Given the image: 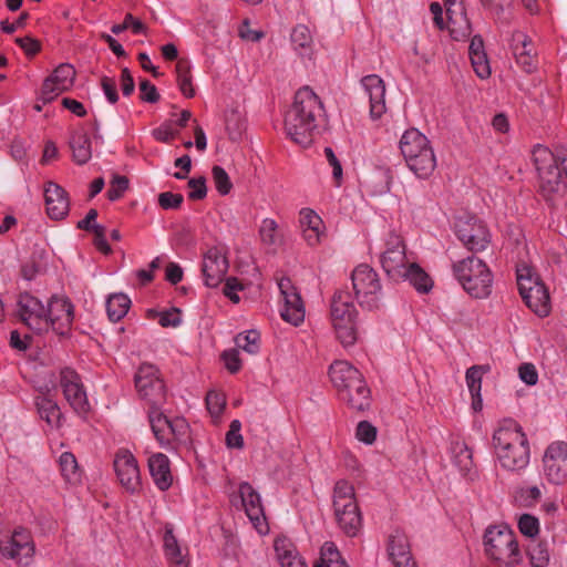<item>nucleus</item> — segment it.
Here are the masks:
<instances>
[{
  "mask_svg": "<svg viewBox=\"0 0 567 567\" xmlns=\"http://www.w3.org/2000/svg\"><path fill=\"white\" fill-rule=\"evenodd\" d=\"M322 115V103L317 94L309 86L299 89L295 94L292 105L285 115L287 135L301 146L309 145Z\"/></svg>",
  "mask_w": 567,
  "mask_h": 567,
  "instance_id": "obj_1",
  "label": "nucleus"
},
{
  "mask_svg": "<svg viewBox=\"0 0 567 567\" xmlns=\"http://www.w3.org/2000/svg\"><path fill=\"white\" fill-rule=\"evenodd\" d=\"M493 446L499 465L507 471H520L529 463L528 439L513 419L498 424L493 434Z\"/></svg>",
  "mask_w": 567,
  "mask_h": 567,
  "instance_id": "obj_2",
  "label": "nucleus"
},
{
  "mask_svg": "<svg viewBox=\"0 0 567 567\" xmlns=\"http://www.w3.org/2000/svg\"><path fill=\"white\" fill-rule=\"evenodd\" d=\"M329 375L340 400L351 409L364 411L370 406V390L357 368L348 361L338 360L330 365Z\"/></svg>",
  "mask_w": 567,
  "mask_h": 567,
  "instance_id": "obj_3",
  "label": "nucleus"
},
{
  "mask_svg": "<svg viewBox=\"0 0 567 567\" xmlns=\"http://www.w3.org/2000/svg\"><path fill=\"white\" fill-rule=\"evenodd\" d=\"M533 162L539 177L542 194L549 198L567 187V155L554 154L545 146L533 150Z\"/></svg>",
  "mask_w": 567,
  "mask_h": 567,
  "instance_id": "obj_4",
  "label": "nucleus"
},
{
  "mask_svg": "<svg viewBox=\"0 0 567 567\" xmlns=\"http://www.w3.org/2000/svg\"><path fill=\"white\" fill-rule=\"evenodd\" d=\"M400 151L408 167L420 178H427L436 166V158L427 137L416 128L406 130L400 140Z\"/></svg>",
  "mask_w": 567,
  "mask_h": 567,
  "instance_id": "obj_5",
  "label": "nucleus"
},
{
  "mask_svg": "<svg viewBox=\"0 0 567 567\" xmlns=\"http://www.w3.org/2000/svg\"><path fill=\"white\" fill-rule=\"evenodd\" d=\"M330 318L338 340L343 347L354 344L357 340L358 310L349 291H336L330 307Z\"/></svg>",
  "mask_w": 567,
  "mask_h": 567,
  "instance_id": "obj_6",
  "label": "nucleus"
},
{
  "mask_svg": "<svg viewBox=\"0 0 567 567\" xmlns=\"http://www.w3.org/2000/svg\"><path fill=\"white\" fill-rule=\"evenodd\" d=\"M453 272L464 290L474 298H485L491 293L492 274L485 262L474 256L453 265Z\"/></svg>",
  "mask_w": 567,
  "mask_h": 567,
  "instance_id": "obj_7",
  "label": "nucleus"
},
{
  "mask_svg": "<svg viewBox=\"0 0 567 567\" xmlns=\"http://www.w3.org/2000/svg\"><path fill=\"white\" fill-rule=\"evenodd\" d=\"M333 509L339 527L350 537L362 526L361 514L355 501L354 488L346 481H339L333 489Z\"/></svg>",
  "mask_w": 567,
  "mask_h": 567,
  "instance_id": "obj_8",
  "label": "nucleus"
},
{
  "mask_svg": "<svg viewBox=\"0 0 567 567\" xmlns=\"http://www.w3.org/2000/svg\"><path fill=\"white\" fill-rule=\"evenodd\" d=\"M486 555L505 566H515L522 559L515 535L507 526L488 527L484 534Z\"/></svg>",
  "mask_w": 567,
  "mask_h": 567,
  "instance_id": "obj_9",
  "label": "nucleus"
},
{
  "mask_svg": "<svg viewBox=\"0 0 567 567\" xmlns=\"http://www.w3.org/2000/svg\"><path fill=\"white\" fill-rule=\"evenodd\" d=\"M351 280L359 305L368 310L379 308L382 287L375 270L367 264H361L352 271Z\"/></svg>",
  "mask_w": 567,
  "mask_h": 567,
  "instance_id": "obj_10",
  "label": "nucleus"
},
{
  "mask_svg": "<svg viewBox=\"0 0 567 567\" xmlns=\"http://www.w3.org/2000/svg\"><path fill=\"white\" fill-rule=\"evenodd\" d=\"M135 388L140 398L148 403V410L162 409L166 401V391L156 367L141 364L135 374Z\"/></svg>",
  "mask_w": 567,
  "mask_h": 567,
  "instance_id": "obj_11",
  "label": "nucleus"
},
{
  "mask_svg": "<svg viewBox=\"0 0 567 567\" xmlns=\"http://www.w3.org/2000/svg\"><path fill=\"white\" fill-rule=\"evenodd\" d=\"M34 549L31 533L25 528L19 527L11 534L0 536V555L6 559H13L19 564L28 566Z\"/></svg>",
  "mask_w": 567,
  "mask_h": 567,
  "instance_id": "obj_12",
  "label": "nucleus"
},
{
  "mask_svg": "<svg viewBox=\"0 0 567 567\" xmlns=\"http://www.w3.org/2000/svg\"><path fill=\"white\" fill-rule=\"evenodd\" d=\"M380 262L385 274L394 281L402 280L411 260L406 256L402 238L390 233L385 240V249L380 255Z\"/></svg>",
  "mask_w": 567,
  "mask_h": 567,
  "instance_id": "obj_13",
  "label": "nucleus"
},
{
  "mask_svg": "<svg viewBox=\"0 0 567 567\" xmlns=\"http://www.w3.org/2000/svg\"><path fill=\"white\" fill-rule=\"evenodd\" d=\"M148 420L152 431L161 445L165 446L172 441L184 442L188 434V424L182 417L167 419L158 410H148Z\"/></svg>",
  "mask_w": 567,
  "mask_h": 567,
  "instance_id": "obj_14",
  "label": "nucleus"
},
{
  "mask_svg": "<svg viewBox=\"0 0 567 567\" xmlns=\"http://www.w3.org/2000/svg\"><path fill=\"white\" fill-rule=\"evenodd\" d=\"M17 315L20 321L33 332L41 333L49 329L47 307L30 293L19 296Z\"/></svg>",
  "mask_w": 567,
  "mask_h": 567,
  "instance_id": "obj_15",
  "label": "nucleus"
},
{
  "mask_svg": "<svg viewBox=\"0 0 567 567\" xmlns=\"http://www.w3.org/2000/svg\"><path fill=\"white\" fill-rule=\"evenodd\" d=\"M113 465L121 486L131 494L140 492L142 480L135 456L128 450L121 449L115 454Z\"/></svg>",
  "mask_w": 567,
  "mask_h": 567,
  "instance_id": "obj_16",
  "label": "nucleus"
},
{
  "mask_svg": "<svg viewBox=\"0 0 567 567\" xmlns=\"http://www.w3.org/2000/svg\"><path fill=\"white\" fill-rule=\"evenodd\" d=\"M60 386L63 395L75 413L84 415L90 410V403L80 375L72 369L65 368L60 372Z\"/></svg>",
  "mask_w": 567,
  "mask_h": 567,
  "instance_id": "obj_17",
  "label": "nucleus"
},
{
  "mask_svg": "<svg viewBox=\"0 0 567 567\" xmlns=\"http://www.w3.org/2000/svg\"><path fill=\"white\" fill-rule=\"evenodd\" d=\"M455 231L458 239L471 251H482L489 243V235L486 226L476 217L458 219L455 223Z\"/></svg>",
  "mask_w": 567,
  "mask_h": 567,
  "instance_id": "obj_18",
  "label": "nucleus"
},
{
  "mask_svg": "<svg viewBox=\"0 0 567 567\" xmlns=\"http://www.w3.org/2000/svg\"><path fill=\"white\" fill-rule=\"evenodd\" d=\"M278 288L284 301L281 318L293 326H299L305 320V306L300 293L289 278H281Z\"/></svg>",
  "mask_w": 567,
  "mask_h": 567,
  "instance_id": "obj_19",
  "label": "nucleus"
},
{
  "mask_svg": "<svg viewBox=\"0 0 567 567\" xmlns=\"http://www.w3.org/2000/svg\"><path fill=\"white\" fill-rule=\"evenodd\" d=\"M75 70L69 63H62L49 75L41 89V99L44 103L51 102L59 94L70 90L74 83Z\"/></svg>",
  "mask_w": 567,
  "mask_h": 567,
  "instance_id": "obj_20",
  "label": "nucleus"
},
{
  "mask_svg": "<svg viewBox=\"0 0 567 567\" xmlns=\"http://www.w3.org/2000/svg\"><path fill=\"white\" fill-rule=\"evenodd\" d=\"M543 463L546 477L551 483H561L567 476V443H551L545 452Z\"/></svg>",
  "mask_w": 567,
  "mask_h": 567,
  "instance_id": "obj_21",
  "label": "nucleus"
},
{
  "mask_svg": "<svg viewBox=\"0 0 567 567\" xmlns=\"http://www.w3.org/2000/svg\"><path fill=\"white\" fill-rule=\"evenodd\" d=\"M238 497L245 513L258 533H267L268 526L260 501V495L249 483H241L238 489Z\"/></svg>",
  "mask_w": 567,
  "mask_h": 567,
  "instance_id": "obj_22",
  "label": "nucleus"
},
{
  "mask_svg": "<svg viewBox=\"0 0 567 567\" xmlns=\"http://www.w3.org/2000/svg\"><path fill=\"white\" fill-rule=\"evenodd\" d=\"M228 270L225 252L219 247H210L204 254L202 271L207 287H217Z\"/></svg>",
  "mask_w": 567,
  "mask_h": 567,
  "instance_id": "obj_23",
  "label": "nucleus"
},
{
  "mask_svg": "<svg viewBox=\"0 0 567 567\" xmlns=\"http://www.w3.org/2000/svg\"><path fill=\"white\" fill-rule=\"evenodd\" d=\"M47 313L49 319V328L58 334H65L69 332L73 321V306L71 302L62 297H52L48 307Z\"/></svg>",
  "mask_w": 567,
  "mask_h": 567,
  "instance_id": "obj_24",
  "label": "nucleus"
},
{
  "mask_svg": "<svg viewBox=\"0 0 567 567\" xmlns=\"http://www.w3.org/2000/svg\"><path fill=\"white\" fill-rule=\"evenodd\" d=\"M361 84L369 96L370 115L373 120L384 114L385 107V84L377 74H370L361 80Z\"/></svg>",
  "mask_w": 567,
  "mask_h": 567,
  "instance_id": "obj_25",
  "label": "nucleus"
},
{
  "mask_svg": "<svg viewBox=\"0 0 567 567\" xmlns=\"http://www.w3.org/2000/svg\"><path fill=\"white\" fill-rule=\"evenodd\" d=\"M47 213L50 218L63 219L70 209V202L66 192L58 184L49 182L44 188Z\"/></svg>",
  "mask_w": 567,
  "mask_h": 567,
  "instance_id": "obj_26",
  "label": "nucleus"
},
{
  "mask_svg": "<svg viewBox=\"0 0 567 567\" xmlns=\"http://www.w3.org/2000/svg\"><path fill=\"white\" fill-rule=\"evenodd\" d=\"M388 553L395 567H415L408 537L402 530L395 529L389 536Z\"/></svg>",
  "mask_w": 567,
  "mask_h": 567,
  "instance_id": "obj_27",
  "label": "nucleus"
},
{
  "mask_svg": "<svg viewBox=\"0 0 567 567\" xmlns=\"http://www.w3.org/2000/svg\"><path fill=\"white\" fill-rule=\"evenodd\" d=\"M148 468L155 485L161 491H166L173 483L169 460L163 453H154L148 457Z\"/></svg>",
  "mask_w": 567,
  "mask_h": 567,
  "instance_id": "obj_28",
  "label": "nucleus"
},
{
  "mask_svg": "<svg viewBox=\"0 0 567 567\" xmlns=\"http://www.w3.org/2000/svg\"><path fill=\"white\" fill-rule=\"evenodd\" d=\"M35 406L40 417L51 429H60L62 426V412L49 391L35 398Z\"/></svg>",
  "mask_w": 567,
  "mask_h": 567,
  "instance_id": "obj_29",
  "label": "nucleus"
},
{
  "mask_svg": "<svg viewBox=\"0 0 567 567\" xmlns=\"http://www.w3.org/2000/svg\"><path fill=\"white\" fill-rule=\"evenodd\" d=\"M275 556L281 567H307L295 545L287 537H278L274 543Z\"/></svg>",
  "mask_w": 567,
  "mask_h": 567,
  "instance_id": "obj_30",
  "label": "nucleus"
},
{
  "mask_svg": "<svg viewBox=\"0 0 567 567\" xmlns=\"http://www.w3.org/2000/svg\"><path fill=\"white\" fill-rule=\"evenodd\" d=\"M164 550L172 567H188L187 547H182L173 534L172 527L166 526L164 534Z\"/></svg>",
  "mask_w": 567,
  "mask_h": 567,
  "instance_id": "obj_31",
  "label": "nucleus"
},
{
  "mask_svg": "<svg viewBox=\"0 0 567 567\" xmlns=\"http://www.w3.org/2000/svg\"><path fill=\"white\" fill-rule=\"evenodd\" d=\"M520 296L526 306L539 317H545L549 313V295L543 282L534 286L530 292Z\"/></svg>",
  "mask_w": 567,
  "mask_h": 567,
  "instance_id": "obj_32",
  "label": "nucleus"
},
{
  "mask_svg": "<svg viewBox=\"0 0 567 567\" xmlns=\"http://www.w3.org/2000/svg\"><path fill=\"white\" fill-rule=\"evenodd\" d=\"M447 28L452 38L456 41H461L471 35V23L467 20L463 8H460V16H456V10L447 8Z\"/></svg>",
  "mask_w": 567,
  "mask_h": 567,
  "instance_id": "obj_33",
  "label": "nucleus"
},
{
  "mask_svg": "<svg viewBox=\"0 0 567 567\" xmlns=\"http://www.w3.org/2000/svg\"><path fill=\"white\" fill-rule=\"evenodd\" d=\"M402 280H408L421 293L429 292L433 286L429 275L414 261L408 266L406 274Z\"/></svg>",
  "mask_w": 567,
  "mask_h": 567,
  "instance_id": "obj_34",
  "label": "nucleus"
},
{
  "mask_svg": "<svg viewBox=\"0 0 567 567\" xmlns=\"http://www.w3.org/2000/svg\"><path fill=\"white\" fill-rule=\"evenodd\" d=\"M70 146L73 153L74 161L82 165L91 158V142L90 137L84 132L74 133L70 141Z\"/></svg>",
  "mask_w": 567,
  "mask_h": 567,
  "instance_id": "obj_35",
  "label": "nucleus"
},
{
  "mask_svg": "<svg viewBox=\"0 0 567 567\" xmlns=\"http://www.w3.org/2000/svg\"><path fill=\"white\" fill-rule=\"evenodd\" d=\"M451 454L454 464L460 468L461 472L467 473L472 468V452L467 447L464 441L458 439L451 442Z\"/></svg>",
  "mask_w": 567,
  "mask_h": 567,
  "instance_id": "obj_36",
  "label": "nucleus"
},
{
  "mask_svg": "<svg viewBox=\"0 0 567 567\" xmlns=\"http://www.w3.org/2000/svg\"><path fill=\"white\" fill-rule=\"evenodd\" d=\"M59 466L63 478L70 484H76L81 481V470L79 468L75 456L70 452H64L59 457Z\"/></svg>",
  "mask_w": 567,
  "mask_h": 567,
  "instance_id": "obj_37",
  "label": "nucleus"
},
{
  "mask_svg": "<svg viewBox=\"0 0 567 567\" xmlns=\"http://www.w3.org/2000/svg\"><path fill=\"white\" fill-rule=\"evenodd\" d=\"M131 305L130 298L124 293L110 296L106 302V312L111 321H120L128 311Z\"/></svg>",
  "mask_w": 567,
  "mask_h": 567,
  "instance_id": "obj_38",
  "label": "nucleus"
},
{
  "mask_svg": "<svg viewBox=\"0 0 567 567\" xmlns=\"http://www.w3.org/2000/svg\"><path fill=\"white\" fill-rule=\"evenodd\" d=\"M176 80L181 92L186 97H193L195 95V91L192 86V75H190V63L185 59H181L176 63Z\"/></svg>",
  "mask_w": 567,
  "mask_h": 567,
  "instance_id": "obj_39",
  "label": "nucleus"
},
{
  "mask_svg": "<svg viewBox=\"0 0 567 567\" xmlns=\"http://www.w3.org/2000/svg\"><path fill=\"white\" fill-rule=\"evenodd\" d=\"M291 42L295 50L301 55H308L311 52L312 35L306 25H297L291 33Z\"/></svg>",
  "mask_w": 567,
  "mask_h": 567,
  "instance_id": "obj_40",
  "label": "nucleus"
},
{
  "mask_svg": "<svg viewBox=\"0 0 567 567\" xmlns=\"http://www.w3.org/2000/svg\"><path fill=\"white\" fill-rule=\"evenodd\" d=\"M313 567H349L340 558V554L332 543H326L321 547L320 558Z\"/></svg>",
  "mask_w": 567,
  "mask_h": 567,
  "instance_id": "obj_41",
  "label": "nucleus"
},
{
  "mask_svg": "<svg viewBox=\"0 0 567 567\" xmlns=\"http://www.w3.org/2000/svg\"><path fill=\"white\" fill-rule=\"evenodd\" d=\"M542 281L535 274L532 267L523 265L517 268V286L519 293H527L533 290L534 286L539 285Z\"/></svg>",
  "mask_w": 567,
  "mask_h": 567,
  "instance_id": "obj_42",
  "label": "nucleus"
},
{
  "mask_svg": "<svg viewBox=\"0 0 567 567\" xmlns=\"http://www.w3.org/2000/svg\"><path fill=\"white\" fill-rule=\"evenodd\" d=\"M491 370L488 364L473 365L466 371V384L471 395H477L482 388V378Z\"/></svg>",
  "mask_w": 567,
  "mask_h": 567,
  "instance_id": "obj_43",
  "label": "nucleus"
},
{
  "mask_svg": "<svg viewBox=\"0 0 567 567\" xmlns=\"http://www.w3.org/2000/svg\"><path fill=\"white\" fill-rule=\"evenodd\" d=\"M235 343L238 349L256 354L260 349V334L256 330L239 333L235 338Z\"/></svg>",
  "mask_w": 567,
  "mask_h": 567,
  "instance_id": "obj_44",
  "label": "nucleus"
},
{
  "mask_svg": "<svg viewBox=\"0 0 567 567\" xmlns=\"http://www.w3.org/2000/svg\"><path fill=\"white\" fill-rule=\"evenodd\" d=\"M259 236L264 245L276 246L279 243L278 225L271 218L261 220Z\"/></svg>",
  "mask_w": 567,
  "mask_h": 567,
  "instance_id": "obj_45",
  "label": "nucleus"
},
{
  "mask_svg": "<svg viewBox=\"0 0 567 567\" xmlns=\"http://www.w3.org/2000/svg\"><path fill=\"white\" fill-rule=\"evenodd\" d=\"M535 50L532 39L525 33L517 31L512 37V51L515 60L518 59L519 53L523 55L528 51Z\"/></svg>",
  "mask_w": 567,
  "mask_h": 567,
  "instance_id": "obj_46",
  "label": "nucleus"
},
{
  "mask_svg": "<svg viewBox=\"0 0 567 567\" xmlns=\"http://www.w3.org/2000/svg\"><path fill=\"white\" fill-rule=\"evenodd\" d=\"M212 175L217 192L220 195H227L233 188V184L226 171L216 165L212 169Z\"/></svg>",
  "mask_w": 567,
  "mask_h": 567,
  "instance_id": "obj_47",
  "label": "nucleus"
},
{
  "mask_svg": "<svg viewBox=\"0 0 567 567\" xmlns=\"http://www.w3.org/2000/svg\"><path fill=\"white\" fill-rule=\"evenodd\" d=\"M530 564L534 567H546L549 561V554L545 545L535 544L528 548Z\"/></svg>",
  "mask_w": 567,
  "mask_h": 567,
  "instance_id": "obj_48",
  "label": "nucleus"
},
{
  "mask_svg": "<svg viewBox=\"0 0 567 567\" xmlns=\"http://www.w3.org/2000/svg\"><path fill=\"white\" fill-rule=\"evenodd\" d=\"M518 528L523 535L534 537L539 532V522L533 515L523 514L518 519Z\"/></svg>",
  "mask_w": 567,
  "mask_h": 567,
  "instance_id": "obj_49",
  "label": "nucleus"
},
{
  "mask_svg": "<svg viewBox=\"0 0 567 567\" xmlns=\"http://www.w3.org/2000/svg\"><path fill=\"white\" fill-rule=\"evenodd\" d=\"M241 423L238 420H233L229 430L226 433V444L231 449H240L244 445V439L240 434Z\"/></svg>",
  "mask_w": 567,
  "mask_h": 567,
  "instance_id": "obj_50",
  "label": "nucleus"
},
{
  "mask_svg": "<svg viewBox=\"0 0 567 567\" xmlns=\"http://www.w3.org/2000/svg\"><path fill=\"white\" fill-rule=\"evenodd\" d=\"M178 134L174 121H167L153 131V136L158 142L168 143Z\"/></svg>",
  "mask_w": 567,
  "mask_h": 567,
  "instance_id": "obj_51",
  "label": "nucleus"
},
{
  "mask_svg": "<svg viewBox=\"0 0 567 567\" xmlns=\"http://www.w3.org/2000/svg\"><path fill=\"white\" fill-rule=\"evenodd\" d=\"M225 398L217 391H209L206 395V405L213 416H219L225 408Z\"/></svg>",
  "mask_w": 567,
  "mask_h": 567,
  "instance_id": "obj_52",
  "label": "nucleus"
},
{
  "mask_svg": "<svg viewBox=\"0 0 567 567\" xmlns=\"http://www.w3.org/2000/svg\"><path fill=\"white\" fill-rule=\"evenodd\" d=\"M187 184L189 188V199L199 200L206 197L207 187L206 179L204 176L190 178Z\"/></svg>",
  "mask_w": 567,
  "mask_h": 567,
  "instance_id": "obj_53",
  "label": "nucleus"
},
{
  "mask_svg": "<svg viewBox=\"0 0 567 567\" xmlns=\"http://www.w3.org/2000/svg\"><path fill=\"white\" fill-rule=\"evenodd\" d=\"M470 59L478 78L487 79L491 75V68L486 53H476V55L470 56Z\"/></svg>",
  "mask_w": 567,
  "mask_h": 567,
  "instance_id": "obj_54",
  "label": "nucleus"
},
{
  "mask_svg": "<svg viewBox=\"0 0 567 567\" xmlns=\"http://www.w3.org/2000/svg\"><path fill=\"white\" fill-rule=\"evenodd\" d=\"M128 186V181L125 176L115 175L111 182L107 190L110 200H116L122 197Z\"/></svg>",
  "mask_w": 567,
  "mask_h": 567,
  "instance_id": "obj_55",
  "label": "nucleus"
},
{
  "mask_svg": "<svg viewBox=\"0 0 567 567\" xmlns=\"http://www.w3.org/2000/svg\"><path fill=\"white\" fill-rule=\"evenodd\" d=\"M517 65L526 73H533L537 70L538 60L536 49L528 51L526 54L519 53L518 59L515 60Z\"/></svg>",
  "mask_w": 567,
  "mask_h": 567,
  "instance_id": "obj_56",
  "label": "nucleus"
},
{
  "mask_svg": "<svg viewBox=\"0 0 567 567\" xmlns=\"http://www.w3.org/2000/svg\"><path fill=\"white\" fill-rule=\"evenodd\" d=\"M299 221L303 228H315L321 227L322 220L312 209L302 208L299 214Z\"/></svg>",
  "mask_w": 567,
  "mask_h": 567,
  "instance_id": "obj_57",
  "label": "nucleus"
},
{
  "mask_svg": "<svg viewBox=\"0 0 567 567\" xmlns=\"http://www.w3.org/2000/svg\"><path fill=\"white\" fill-rule=\"evenodd\" d=\"M355 435L359 441L371 444L375 440L377 430L369 422L361 421L357 426Z\"/></svg>",
  "mask_w": 567,
  "mask_h": 567,
  "instance_id": "obj_58",
  "label": "nucleus"
},
{
  "mask_svg": "<svg viewBox=\"0 0 567 567\" xmlns=\"http://www.w3.org/2000/svg\"><path fill=\"white\" fill-rule=\"evenodd\" d=\"M184 200L182 194H174L171 192H164L158 196V204L164 209H176Z\"/></svg>",
  "mask_w": 567,
  "mask_h": 567,
  "instance_id": "obj_59",
  "label": "nucleus"
},
{
  "mask_svg": "<svg viewBox=\"0 0 567 567\" xmlns=\"http://www.w3.org/2000/svg\"><path fill=\"white\" fill-rule=\"evenodd\" d=\"M520 380L527 385H535L538 381V373L533 363H523L518 368Z\"/></svg>",
  "mask_w": 567,
  "mask_h": 567,
  "instance_id": "obj_60",
  "label": "nucleus"
},
{
  "mask_svg": "<svg viewBox=\"0 0 567 567\" xmlns=\"http://www.w3.org/2000/svg\"><path fill=\"white\" fill-rule=\"evenodd\" d=\"M141 99L148 103H155L159 100V94L154 84L144 79L140 82Z\"/></svg>",
  "mask_w": 567,
  "mask_h": 567,
  "instance_id": "obj_61",
  "label": "nucleus"
},
{
  "mask_svg": "<svg viewBox=\"0 0 567 567\" xmlns=\"http://www.w3.org/2000/svg\"><path fill=\"white\" fill-rule=\"evenodd\" d=\"M324 155H326V158H327L329 165L332 167V176H333L334 183L337 186H339L341 183V179H342L341 164H340L339 159L337 158L336 154L333 153L332 148L326 147Z\"/></svg>",
  "mask_w": 567,
  "mask_h": 567,
  "instance_id": "obj_62",
  "label": "nucleus"
},
{
  "mask_svg": "<svg viewBox=\"0 0 567 567\" xmlns=\"http://www.w3.org/2000/svg\"><path fill=\"white\" fill-rule=\"evenodd\" d=\"M92 233L94 234V245L95 247L104 252L109 254L111 251V247L105 238V228L101 225L94 224L92 227Z\"/></svg>",
  "mask_w": 567,
  "mask_h": 567,
  "instance_id": "obj_63",
  "label": "nucleus"
},
{
  "mask_svg": "<svg viewBox=\"0 0 567 567\" xmlns=\"http://www.w3.org/2000/svg\"><path fill=\"white\" fill-rule=\"evenodd\" d=\"M101 87H102L107 101L111 104H114L117 102L118 94H117L116 83H115L114 79L109 78V76H103L101 79Z\"/></svg>",
  "mask_w": 567,
  "mask_h": 567,
  "instance_id": "obj_64",
  "label": "nucleus"
}]
</instances>
